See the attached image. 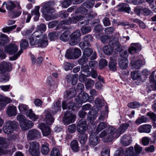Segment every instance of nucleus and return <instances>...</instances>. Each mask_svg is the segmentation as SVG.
Wrapping results in <instances>:
<instances>
[{"label":"nucleus","instance_id":"nucleus-1","mask_svg":"<svg viewBox=\"0 0 156 156\" xmlns=\"http://www.w3.org/2000/svg\"><path fill=\"white\" fill-rule=\"evenodd\" d=\"M46 26L41 24L37 27V30L32 35L30 38V44L31 46L41 48L46 47L48 44L47 36L46 34H43L41 31H44Z\"/></svg>","mask_w":156,"mask_h":156},{"label":"nucleus","instance_id":"nucleus-2","mask_svg":"<svg viewBox=\"0 0 156 156\" xmlns=\"http://www.w3.org/2000/svg\"><path fill=\"white\" fill-rule=\"evenodd\" d=\"M44 115V121L46 122L47 125L44 123H40L38 125V128L41 130L43 135L47 136L49 135L51 133L50 128L48 125H50L53 123L54 121V119L51 115L49 111L46 110L43 113Z\"/></svg>","mask_w":156,"mask_h":156},{"label":"nucleus","instance_id":"nucleus-3","mask_svg":"<svg viewBox=\"0 0 156 156\" xmlns=\"http://www.w3.org/2000/svg\"><path fill=\"white\" fill-rule=\"evenodd\" d=\"M41 11L43 15V17L47 20L55 19L57 17V14H55V17L52 15L55 12V10L51 2H48L44 4Z\"/></svg>","mask_w":156,"mask_h":156},{"label":"nucleus","instance_id":"nucleus-4","mask_svg":"<svg viewBox=\"0 0 156 156\" xmlns=\"http://www.w3.org/2000/svg\"><path fill=\"white\" fill-rule=\"evenodd\" d=\"M81 55V50L78 48H69L66 51L65 56L69 59H77Z\"/></svg>","mask_w":156,"mask_h":156},{"label":"nucleus","instance_id":"nucleus-5","mask_svg":"<svg viewBox=\"0 0 156 156\" xmlns=\"http://www.w3.org/2000/svg\"><path fill=\"white\" fill-rule=\"evenodd\" d=\"M120 56L119 58V65L122 69H125L128 67V61L126 59L128 56L127 51H122L120 52Z\"/></svg>","mask_w":156,"mask_h":156},{"label":"nucleus","instance_id":"nucleus-6","mask_svg":"<svg viewBox=\"0 0 156 156\" xmlns=\"http://www.w3.org/2000/svg\"><path fill=\"white\" fill-rule=\"evenodd\" d=\"M39 143L36 141H32L29 143L28 151L29 153L33 156H39L40 154Z\"/></svg>","mask_w":156,"mask_h":156},{"label":"nucleus","instance_id":"nucleus-7","mask_svg":"<svg viewBox=\"0 0 156 156\" xmlns=\"http://www.w3.org/2000/svg\"><path fill=\"white\" fill-rule=\"evenodd\" d=\"M17 124L15 121H9L5 122L3 128L4 133L7 134L12 133L17 128Z\"/></svg>","mask_w":156,"mask_h":156},{"label":"nucleus","instance_id":"nucleus-8","mask_svg":"<svg viewBox=\"0 0 156 156\" xmlns=\"http://www.w3.org/2000/svg\"><path fill=\"white\" fill-rule=\"evenodd\" d=\"M81 34L79 30H77L73 33L70 36V39L69 44L71 46H74L78 44L80 41Z\"/></svg>","mask_w":156,"mask_h":156},{"label":"nucleus","instance_id":"nucleus-9","mask_svg":"<svg viewBox=\"0 0 156 156\" xmlns=\"http://www.w3.org/2000/svg\"><path fill=\"white\" fill-rule=\"evenodd\" d=\"M20 43V50L16 55L10 58V60L13 61L16 59L23 52V50L27 48L29 45L28 41L25 39H22Z\"/></svg>","mask_w":156,"mask_h":156},{"label":"nucleus","instance_id":"nucleus-10","mask_svg":"<svg viewBox=\"0 0 156 156\" xmlns=\"http://www.w3.org/2000/svg\"><path fill=\"white\" fill-rule=\"evenodd\" d=\"M84 89V86L81 83H78L77 85L76 90L74 88H71L66 91L67 97L71 98L74 97L77 91L81 92Z\"/></svg>","mask_w":156,"mask_h":156},{"label":"nucleus","instance_id":"nucleus-11","mask_svg":"<svg viewBox=\"0 0 156 156\" xmlns=\"http://www.w3.org/2000/svg\"><path fill=\"white\" fill-rule=\"evenodd\" d=\"M18 50V46L13 43H10L4 47L5 51L10 55L14 54V55Z\"/></svg>","mask_w":156,"mask_h":156},{"label":"nucleus","instance_id":"nucleus-12","mask_svg":"<svg viewBox=\"0 0 156 156\" xmlns=\"http://www.w3.org/2000/svg\"><path fill=\"white\" fill-rule=\"evenodd\" d=\"M85 17L81 15L76 16H73L71 18H69L68 20H64L61 21L59 24V25H69L71 24L75 23H77L79 20H83Z\"/></svg>","mask_w":156,"mask_h":156},{"label":"nucleus","instance_id":"nucleus-13","mask_svg":"<svg viewBox=\"0 0 156 156\" xmlns=\"http://www.w3.org/2000/svg\"><path fill=\"white\" fill-rule=\"evenodd\" d=\"M107 129L109 135V141H111L114 138H117L120 136V133H119L116 128L110 126Z\"/></svg>","mask_w":156,"mask_h":156},{"label":"nucleus","instance_id":"nucleus-14","mask_svg":"<svg viewBox=\"0 0 156 156\" xmlns=\"http://www.w3.org/2000/svg\"><path fill=\"white\" fill-rule=\"evenodd\" d=\"M87 126L86 121L83 119L80 120L78 122L76 126V129L80 134H83L87 129Z\"/></svg>","mask_w":156,"mask_h":156},{"label":"nucleus","instance_id":"nucleus-15","mask_svg":"<svg viewBox=\"0 0 156 156\" xmlns=\"http://www.w3.org/2000/svg\"><path fill=\"white\" fill-rule=\"evenodd\" d=\"M64 115L63 121L65 124L68 125L74 122L75 117V115L69 112H66Z\"/></svg>","mask_w":156,"mask_h":156},{"label":"nucleus","instance_id":"nucleus-16","mask_svg":"<svg viewBox=\"0 0 156 156\" xmlns=\"http://www.w3.org/2000/svg\"><path fill=\"white\" fill-rule=\"evenodd\" d=\"M132 141V137L129 134H124L122 137L120 142L124 146H127L129 145Z\"/></svg>","mask_w":156,"mask_h":156},{"label":"nucleus","instance_id":"nucleus-17","mask_svg":"<svg viewBox=\"0 0 156 156\" xmlns=\"http://www.w3.org/2000/svg\"><path fill=\"white\" fill-rule=\"evenodd\" d=\"M89 95L86 93L79 94L75 98L77 103L80 104L86 102L89 99Z\"/></svg>","mask_w":156,"mask_h":156},{"label":"nucleus","instance_id":"nucleus-18","mask_svg":"<svg viewBox=\"0 0 156 156\" xmlns=\"http://www.w3.org/2000/svg\"><path fill=\"white\" fill-rule=\"evenodd\" d=\"M40 133L37 129H33L29 131L27 134V138L30 140L35 138H39L41 137Z\"/></svg>","mask_w":156,"mask_h":156},{"label":"nucleus","instance_id":"nucleus-19","mask_svg":"<svg viewBox=\"0 0 156 156\" xmlns=\"http://www.w3.org/2000/svg\"><path fill=\"white\" fill-rule=\"evenodd\" d=\"M12 64L9 62L3 61L0 65V74L5 71H9L12 70Z\"/></svg>","mask_w":156,"mask_h":156},{"label":"nucleus","instance_id":"nucleus-20","mask_svg":"<svg viewBox=\"0 0 156 156\" xmlns=\"http://www.w3.org/2000/svg\"><path fill=\"white\" fill-rule=\"evenodd\" d=\"M17 112L16 106L12 105L8 107L6 113L9 117L15 116L17 115Z\"/></svg>","mask_w":156,"mask_h":156},{"label":"nucleus","instance_id":"nucleus-21","mask_svg":"<svg viewBox=\"0 0 156 156\" xmlns=\"http://www.w3.org/2000/svg\"><path fill=\"white\" fill-rule=\"evenodd\" d=\"M34 125V123L29 120H26L22 123H20L21 128L23 131L27 130L30 129Z\"/></svg>","mask_w":156,"mask_h":156},{"label":"nucleus","instance_id":"nucleus-22","mask_svg":"<svg viewBox=\"0 0 156 156\" xmlns=\"http://www.w3.org/2000/svg\"><path fill=\"white\" fill-rule=\"evenodd\" d=\"M78 76L77 74H75L73 75L70 74L67 75L66 78L68 82H71V84L74 85L77 83Z\"/></svg>","mask_w":156,"mask_h":156},{"label":"nucleus","instance_id":"nucleus-23","mask_svg":"<svg viewBox=\"0 0 156 156\" xmlns=\"http://www.w3.org/2000/svg\"><path fill=\"white\" fill-rule=\"evenodd\" d=\"M151 126L149 125L146 124L140 126L138 128V131L140 133H149L151 132Z\"/></svg>","mask_w":156,"mask_h":156},{"label":"nucleus","instance_id":"nucleus-24","mask_svg":"<svg viewBox=\"0 0 156 156\" xmlns=\"http://www.w3.org/2000/svg\"><path fill=\"white\" fill-rule=\"evenodd\" d=\"M90 144L92 146L96 145L99 143V140L96 136V133H94L90 135L89 136Z\"/></svg>","mask_w":156,"mask_h":156},{"label":"nucleus","instance_id":"nucleus-25","mask_svg":"<svg viewBox=\"0 0 156 156\" xmlns=\"http://www.w3.org/2000/svg\"><path fill=\"white\" fill-rule=\"evenodd\" d=\"M108 44L110 46L115 48L116 49H119L121 48V45L119 44L117 38H113L109 41Z\"/></svg>","mask_w":156,"mask_h":156},{"label":"nucleus","instance_id":"nucleus-26","mask_svg":"<svg viewBox=\"0 0 156 156\" xmlns=\"http://www.w3.org/2000/svg\"><path fill=\"white\" fill-rule=\"evenodd\" d=\"M17 2H16V3ZM5 5L6 9L9 11H12L14 9L16 6L17 4L14 2L9 1L7 2H4L2 4V6Z\"/></svg>","mask_w":156,"mask_h":156},{"label":"nucleus","instance_id":"nucleus-27","mask_svg":"<svg viewBox=\"0 0 156 156\" xmlns=\"http://www.w3.org/2000/svg\"><path fill=\"white\" fill-rule=\"evenodd\" d=\"M119 7L118 11L120 12L123 11L129 13L130 11V8L129 5L126 3H122L118 5Z\"/></svg>","mask_w":156,"mask_h":156},{"label":"nucleus","instance_id":"nucleus-28","mask_svg":"<svg viewBox=\"0 0 156 156\" xmlns=\"http://www.w3.org/2000/svg\"><path fill=\"white\" fill-rule=\"evenodd\" d=\"M141 49L140 45L138 44L132 43L131 44L129 48V52L130 54H134L137 50Z\"/></svg>","mask_w":156,"mask_h":156},{"label":"nucleus","instance_id":"nucleus-29","mask_svg":"<svg viewBox=\"0 0 156 156\" xmlns=\"http://www.w3.org/2000/svg\"><path fill=\"white\" fill-rule=\"evenodd\" d=\"M145 62L141 60L137 61H132L131 64L133 68L139 69L142 65L145 64Z\"/></svg>","mask_w":156,"mask_h":156},{"label":"nucleus","instance_id":"nucleus-30","mask_svg":"<svg viewBox=\"0 0 156 156\" xmlns=\"http://www.w3.org/2000/svg\"><path fill=\"white\" fill-rule=\"evenodd\" d=\"M40 6H36L34 7V9L31 11V15L33 16H36L34 18V20L35 21L38 20L40 16Z\"/></svg>","mask_w":156,"mask_h":156},{"label":"nucleus","instance_id":"nucleus-31","mask_svg":"<svg viewBox=\"0 0 156 156\" xmlns=\"http://www.w3.org/2000/svg\"><path fill=\"white\" fill-rule=\"evenodd\" d=\"M61 110V104L59 101H57L54 104L51 108L52 114H54Z\"/></svg>","mask_w":156,"mask_h":156},{"label":"nucleus","instance_id":"nucleus-32","mask_svg":"<svg viewBox=\"0 0 156 156\" xmlns=\"http://www.w3.org/2000/svg\"><path fill=\"white\" fill-rule=\"evenodd\" d=\"M27 115L28 117L34 121H36L39 118L38 116L36 115L31 109L27 112Z\"/></svg>","mask_w":156,"mask_h":156},{"label":"nucleus","instance_id":"nucleus-33","mask_svg":"<svg viewBox=\"0 0 156 156\" xmlns=\"http://www.w3.org/2000/svg\"><path fill=\"white\" fill-rule=\"evenodd\" d=\"M70 146L72 150L74 152H77L80 150L78 142L76 140H73L70 143Z\"/></svg>","mask_w":156,"mask_h":156},{"label":"nucleus","instance_id":"nucleus-34","mask_svg":"<svg viewBox=\"0 0 156 156\" xmlns=\"http://www.w3.org/2000/svg\"><path fill=\"white\" fill-rule=\"evenodd\" d=\"M129 126V125L128 123L122 124L118 128V131L120 133V135L124 133Z\"/></svg>","mask_w":156,"mask_h":156},{"label":"nucleus","instance_id":"nucleus-35","mask_svg":"<svg viewBox=\"0 0 156 156\" xmlns=\"http://www.w3.org/2000/svg\"><path fill=\"white\" fill-rule=\"evenodd\" d=\"M41 152L42 154L45 155L48 154L49 152V149L48 144L45 143L41 145Z\"/></svg>","mask_w":156,"mask_h":156},{"label":"nucleus","instance_id":"nucleus-36","mask_svg":"<svg viewBox=\"0 0 156 156\" xmlns=\"http://www.w3.org/2000/svg\"><path fill=\"white\" fill-rule=\"evenodd\" d=\"M16 4L17 5V9L18 10L15 11L13 13V17L16 18L20 16L22 13V8L20 6V2H17Z\"/></svg>","mask_w":156,"mask_h":156},{"label":"nucleus","instance_id":"nucleus-37","mask_svg":"<svg viewBox=\"0 0 156 156\" xmlns=\"http://www.w3.org/2000/svg\"><path fill=\"white\" fill-rule=\"evenodd\" d=\"M18 109L20 112L22 114L26 113L28 111V106L23 104H20L18 106Z\"/></svg>","mask_w":156,"mask_h":156},{"label":"nucleus","instance_id":"nucleus-38","mask_svg":"<svg viewBox=\"0 0 156 156\" xmlns=\"http://www.w3.org/2000/svg\"><path fill=\"white\" fill-rule=\"evenodd\" d=\"M107 126V124L104 122L99 123L98 125L95 132L94 133L98 134L101 130L104 129Z\"/></svg>","mask_w":156,"mask_h":156},{"label":"nucleus","instance_id":"nucleus-39","mask_svg":"<svg viewBox=\"0 0 156 156\" xmlns=\"http://www.w3.org/2000/svg\"><path fill=\"white\" fill-rule=\"evenodd\" d=\"M9 41L8 36L4 34H1L0 35V45L7 43Z\"/></svg>","mask_w":156,"mask_h":156},{"label":"nucleus","instance_id":"nucleus-40","mask_svg":"<svg viewBox=\"0 0 156 156\" xmlns=\"http://www.w3.org/2000/svg\"><path fill=\"white\" fill-rule=\"evenodd\" d=\"M117 61L115 60H111L109 64V67L110 69L113 71L116 70Z\"/></svg>","mask_w":156,"mask_h":156},{"label":"nucleus","instance_id":"nucleus-41","mask_svg":"<svg viewBox=\"0 0 156 156\" xmlns=\"http://www.w3.org/2000/svg\"><path fill=\"white\" fill-rule=\"evenodd\" d=\"M78 140L80 143L82 144H84L87 139V136L85 133L83 134H80Z\"/></svg>","mask_w":156,"mask_h":156},{"label":"nucleus","instance_id":"nucleus-42","mask_svg":"<svg viewBox=\"0 0 156 156\" xmlns=\"http://www.w3.org/2000/svg\"><path fill=\"white\" fill-rule=\"evenodd\" d=\"M107 129H106L101 132L99 134V137L101 138L105 137L106 140L105 141V142H110V141H109V139Z\"/></svg>","mask_w":156,"mask_h":156},{"label":"nucleus","instance_id":"nucleus-43","mask_svg":"<svg viewBox=\"0 0 156 156\" xmlns=\"http://www.w3.org/2000/svg\"><path fill=\"white\" fill-rule=\"evenodd\" d=\"M74 105V103L73 102H70L66 104V101H64L62 103V108L63 109H66L67 108L69 109H72Z\"/></svg>","mask_w":156,"mask_h":156},{"label":"nucleus","instance_id":"nucleus-44","mask_svg":"<svg viewBox=\"0 0 156 156\" xmlns=\"http://www.w3.org/2000/svg\"><path fill=\"white\" fill-rule=\"evenodd\" d=\"M150 89L152 90H156V81L154 79V77L153 76L151 75L150 77Z\"/></svg>","mask_w":156,"mask_h":156},{"label":"nucleus","instance_id":"nucleus-45","mask_svg":"<svg viewBox=\"0 0 156 156\" xmlns=\"http://www.w3.org/2000/svg\"><path fill=\"white\" fill-rule=\"evenodd\" d=\"M133 147H130L126 150V153L129 156H137L136 154H135L133 151Z\"/></svg>","mask_w":156,"mask_h":156},{"label":"nucleus","instance_id":"nucleus-46","mask_svg":"<svg viewBox=\"0 0 156 156\" xmlns=\"http://www.w3.org/2000/svg\"><path fill=\"white\" fill-rule=\"evenodd\" d=\"M131 75L132 78L134 80L139 79L141 77V74L138 71L132 72L131 73Z\"/></svg>","mask_w":156,"mask_h":156},{"label":"nucleus","instance_id":"nucleus-47","mask_svg":"<svg viewBox=\"0 0 156 156\" xmlns=\"http://www.w3.org/2000/svg\"><path fill=\"white\" fill-rule=\"evenodd\" d=\"M104 101L102 99H100L97 97L95 101V104L97 107H101L104 105Z\"/></svg>","mask_w":156,"mask_h":156},{"label":"nucleus","instance_id":"nucleus-48","mask_svg":"<svg viewBox=\"0 0 156 156\" xmlns=\"http://www.w3.org/2000/svg\"><path fill=\"white\" fill-rule=\"evenodd\" d=\"M93 51L91 48H86L84 49L83 51V55L86 57H89L92 54Z\"/></svg>","mask_w":156,"mask_h":156},{"label":"nucleus","instance_id":"nucleus-49","mask_svg":"<svg viewBox=\"0 0 156 156\" xmlns=\"http://www.w3.org/2000/svg\"><path fill=\"white\" fill-rule=\"evenodd\" d=\"M147 121V119L146 117L142 116L141 117L138 118L135 121V123L136 124H140L142 123L146 122Z\"/></svg>","mask_w":156,"mask_h":156},{"label":"nucleus","instance_id":"nucleus-50","mask_svg":"<svg viewBox=\"0 0 156 156\" xmlns=\"http://www.w3.org/2000/svg\"><path fill=\"white\" fill-rule=\"evenodd\" d=\"M94 81L90 79H88L85 82V85L87 88L93 87L94 85Z\"/></svg>","mask_w":156,"mask_h":156},{"label":"nucleus","instance_id":"nucleus-51","mask_svg":"<svg viewBox=\"0 0 156 156\" xmlns=\"http://www.w3.org/2000/svg\"><path fill=\"white\" fill-rule=\"evenodd\" d=\"M50 156H60L59 150L56 148H53L51 152Z\"/></svg>","mask_w":156,"mask_h":156},{"label":"nucleus","instance_id":"nucleus-52","mask_svg":"<svg viewBox=\"0 0 156 156\" xmlns=\"http://www.w3.org/2000/svg\"><path fill=\"white\" fill-rule=\"evenodd\" d=\"M141 105L138 102L134 101L132 103H128V106L131 108H135L139 107Z\"/></svg>","mask_w":156,"mask_h":156},{"label":"nucleus","instance_id":"nucleus-53","mask_svg":"<svg viewBox=\"0 0 156 156\" xmlns=\"http://www.w3.org/2000/svg\"><path fill=\"white\" fill-rule=\"evenodd\" d=\"M81 31L82 34H84L90 32L91 30L89 26H83L81 28Z\"/></svg>","mask_w":156,"mask_h":156},{"label":"nucleus","instance_id":"nucleus-54","mask_svg":"<svg viewBox=\"0 0 156 156\" xmlns=\"http://www.w3.org/2000/svg\"><path fill=\"white\" fill-rule=\"evenodd\" d=\"M24 19L26 20V22L29 23L31 18V16L30 14L29 13L27 12L23 11V13Z\"/></svg>","mask_w":156,"mask_h":156},{"label":"nucleus","instance_id":"nucleus-55","mask_svg":"<svg viewBox=\"0 0 156 156\" xmlns=\"http://www.w3.org/2000/svg\"><path fill=\"white\" fill-rule=\"evenodd\" d=\"M111 39V36L107 35H104L101 36L100 40L101 42L103 44L107 43L109 40Z\"/></svg>","mask_w":156,"mask_h":156},{"label":"nucleus","instance_id":"nucleus-56","mask_svg":"<svg viewBox=\"0 0 156 156\" xmlns=\"http://www.w3.org/2000/svg\"><path fill=\"white\" fill-rule=\"evenodd\" d=\"M68 34H69L67 31L64 32L61 36L60 37V39L64 41H67L69 40Z\"/></svg>","mask_w":156,"mask_h":156},{"label":"nucleus","instance_id":"nucleus-57","mask_svg":"<svg viewBox=\"0 0 156 156\" xmlns=\"http://www.w3.org/2000/svg\"><path fill=\"white\" fill-rule=\"evenodd\" d=\"M16 27V25L9 27H6L2 29V31L4 33L8 32L15 29Z\"/></svg>","mask_w":156,"mask_h":156},{"label":"nucleus","instance_id":"nucleus-58","mask_svg":"<svg viewBox=\"0 0 156 156\" xmlns=\"http://www.w3.org/2000/svg\"><path fill=\"white\" fill-rule=\"evenodd\" d=\"M59 35L58 33L53 32L50 33L48 34V36L51 41H54L57 38Z\"/></svg>","mask_w":156,"mask_h":156},{"label":"nucleus","instance_id":"nucleus-59","mask_svg":"<svg viewBox=\"0 0 156 156\" xmlns=\"http://www.w3.org/2000/svg\"><path fill=\"white\" fill-rule=\"evenodd\" d=\"M88 60V58L87 57L83 55L82 57L78 61V63L79 64L83 65L86 63Z\"/></svg>","mask_w":156,"mask_h":156},{"label":"nucleus","instance_id":"nucleus-60","mask_svg":"<svg viewBox=\"0 0 156 156\" xmlns=\"http://www.w3.org/2000/svg\"><path fill=\"white\" fill-rule=\"evenodd\" d=\"M108 117L107 114H106L104 111H101L100 116L98 117V120L99 121H103L105 119Z\"/></svg>","mask_w":156,"mask_h":156},{"label":"nucleus","instance_id":"nucleus-61","mask_svg":"<svg viewBox=\"0 0 156 156\" xmlns=\"http://www.w3.org/2000/svg\"><path fill=\"white\" fill-rule=\"evenodd\" d=\"M80 47L82 49L86 48L87 47H90V44L87 41H82L79 44Z\"/></svg>","mask_w":156,"mask_h":156},{"label":"nucleus","instance_id":"nucleus-62","mask_svg":"<svg viewBox=\"0 0 156 156\" xmlns=\"http://www.w3.org/2000/svg\"><path fill=\"white\" fill-rule=\"evenodd\" d=\"M134 149L135 152V153L136 154L137 156H138L142 151V147L139 145L136 144L134 146Z\"/></svg>","mask_w":156,"mask_h":156},{"label":"nucleus","instance_id":"nucleus-63","mask_svg":"<svg viewBox=\"0 0 156 156\" xmlns=\"http://www.w3.org/2000/svg\"><path fill=\"white\" fill-rule=\"evenodd\" d=\"M103 50L106 55H109L112 53V49L107 46H105L103 47Z\"/></svg>","mask_w":156,"mask_h":156},{"label":"nucleus","instance_id":"nucleus-64","mask_svg":"<svg viewBox=\"0 0 156 156\" xmlns=\"http://www.w3.org/2000/svg\"><path fill=\"white\" fill-rule=\"evenodd\" d=\"M147 115L154 122L156 121V114L154 112H149L147 113Z\"/></svg>","mask_w":156,"mask_h":156}]
</instances>
